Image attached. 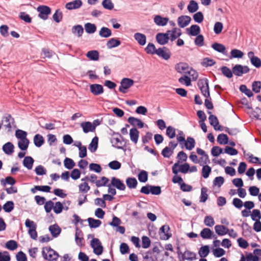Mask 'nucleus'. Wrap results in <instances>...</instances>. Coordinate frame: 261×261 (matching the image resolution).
<instances>
[{"instance_id": "nucleus-1", "label": "nucleus", "mask_w": 261, "mask_h": 261, "mask_svg": "<svg viewBox=\"0 0 261 261\" xmlns=\"http://www.w3.org/2000/svg\"><path fill=\"white\" fill-rule=\"evenodd\" d=\"M42 254L44 259L49 261H56L59 256L58 252L51 248H43Z\"/></svg>"}, {"instance_id": "nucleus-2", "label": "nucleus", "mask_w": 261, "mask_h": 261, "mask_svg": "<svg viewBox=\"0 0 261 261\" xmlns=\"http://www.w3.org/2000/svg\"><path fill=\"white\" fill-rule=\"evenodd\" d=\"M197 85L202 95L207 98L209 97L210 91L208 80L206 78L200 79L198 82Z\"/></svg>"}, {"instance_id": "nucleus-3", "label": "nucleus", "mask_w": 261, "mask_h": 261, "mask_svg": "<svg viewBox=\"0 0 261 261\" xmlns=\"http://www.w3.org/2000/svg\"><path fill=\"white\" fill-rule=\"evenodd\" d=\"M134 84V81L129 78H123L120 82L119 91L122 93H126L127 90Z\"/></svg>"}, {"instance_id": "nucleus-4", "label": "nucleus", "mask_w": 261, "mask_h": 261, "mask_svg": "<svg viewBox=\"0 0 261 261\" xmlns=\"http://www.w3.org/2000/svg\"><path fill=\"white\" fill-rule=\"evenodd\" d=\"M90 245L93 249L94 253L98 255L102 254L103 247L99 240L97 238H93L90 242Z\"/></svg>"}, {"instance_id": "nucleus-5", "label": "nucleus", "mask_w": 261, "mask_h": 261, "mask_svg": "<svg viewBox=\"0 0 261 261\" xmlns=\"http://www.w3.org/2000/svg\"><path fill=\"white\" fill-rule=\"evenodd\" d=\"M14 119L10 115L7 114L3 117L1 124V126H3L8 132L10 131L12 125L14 124Z\"/></svg>"}, {"instance_id": "nucleus-6", "label": "nucleus", "mask_w": 261, "mask_h": 261, "mask_svg": "<svg viewBox=\"0 0 261 261\" xmlns=\"http://www.w3.org/2000/svg\"><path fill=\"white\" fill-rule=\"evenodd\" d=\"M249 68L247 66H242L241 65H236L232 68L233 73L237 76H241L244 73L248 72Z\"/></svg>"}, {"instance_id": "nucleus-7", "label": "nucleus", "mask_w": 261, "mask_h": 261, "mask_svg": "<svg viewBox=\"0 0 261 261\" xmlns=\"http://www.w3.org/2000/svg\"><path fill=\"white\" fill-rule=\"evenodd\" d=\"M170 227L168 225L162 226L159 231L160 239L163 240H167L171 237V233L169 232Z\"/></svg>"}, {"instance_id": "nucleus-8", "label": "nucleus", "mask_w": 261, "mask_h": 261, "mask_svg": "<svg viewBox=\"0 0 261 261\" xmlns=\"http://www.w3.org/2000/svg\"><path fill=\"white\" fill-rule=\"evenodd\" d=\"M170 33V31H168L166 33H158L156 35L157 42L161 45L167 44L170 39L169 37Z\"/></svg>"}, {"instance_id": "nucleus-9", "label": "nucleus", "mask_w": 261, "mask_h": 261, "mask_svg": "<svg viewBox=\"0 0 261 261\" xmlns=\"http://www.w3.org/2000/svg\"><path fill=\"white\" fill-rule=\"evenodd\" d=\"M37 11L39 12V17L43 20L48 18V15L50 13V9L45 6H40L37 8Z\"/></svg>"}, {"instance_id": "nucleus-10", "label": "nucleus", "mask_w": 261, "mask_h": 261, "mask_svg": "<svg viewBox=\"0 0 261 261\" xmlns=\"http://www.w3.org/2000/svg\"><path fill=\"white\" fill-rule=\"evenodd\" d=\"M156 55L166 60H168L171 56L169 49L166 47H160L157 49Z\"/></svg>"}, {"instance_id": "nucleus-11", "label": "nucleus", "mask_w": 261, "mask_h": 261, "mask_svg": "<svg viewBox=\"0 0 261 261\" xmlns=\"http://www.w3.org/2000/svg\"><path fill=\"white\" fill-rule=\"evenodd\" d=\"M191 18L187 15H182L177 19V23L180 28H184L187 26L191 22Z\"/></svg>"}, {"instance_id": "nucleus-12", "label": "nucleus", "mask_w": 261, "mask_h": 261, "mask_svg": "<svg viewBox=\"0 0 261 261\" xmlns=\"http://www.w3.org/2000/svg\"><path fill=\"white\" fill-rule=\"evenodd\" d=\"M178 253L182 255V260L193 261L196 259V254L189 250H186L183 253L181 252L178 251Z\"/></svg>"}, {"instance_id": "nucleus-13", "label": "nucleus", "mask_w": 261, "mask_h": 261, "mask_svg": "<svg viewBox=\"0 0 261 261\" xmlns=\"http://www.w3.org/2000/svg\"><path fill=\"white\" fill-rule=\"evenodd\" d=\"M90 92L94 95H99L103 93V87L99 84H94L90 86Z\"/></svg>"}, {"instance_id": "nucleus-14", "label": "nucleus", "mask_w": 261, "mask_h": 261, "mask_svg": "<svg viewBox=\"0 0 261 261\" xmlns=\"http://www.w3.org/2000/svg\"><path fill=\"white\" fill-rule=\"evenodd\" d=\"M111 185L121 191L125 190L126 187L124 184L119 179L113 177L111 179Z\"/></svg>"}, {"instance_id": "nucleus-15", "label": "nucleus", "mask_w": 261, "mask_h": 261, "mask_svg": "<svg viewBox=\"0 0 261 261\" xmlns=\"http://www.w3.org/2000/svg\"><path fill=\"white\" fill-rule=\"evenodd\" d=\"M200 235L203 239H210L212 238H216L217 237L214 234L213 232L208 228H203L200 232Z\"/></svg>"}, {"instance_id": "nucleus-16", "label": "nucleus", "mask_w": 261, "mask_h": 261, "mask_svg": "<svg viewBox=\"0 0 261 261\" xmlns=\"http://www.w3.org/2000/svg\"><path fill=\"white\" fill-rule=\"evenodd\" d=\"M189 67L186 63H179L175 65V69L179 73L187 74Z\"/></svg>"}, {"instance_id": "nucleus-17", "label": "nucleus", "mask_w": 261, "mask_h": 261, "mask_svg": "<svg viewBox=\"0 0 261 261\" xmlns=\"http://www.w3.org/2000/svg\"><path fill=\"white\" fill-rule=\"evenodd\" d=\"M81 126L82 127L85 133L93 132L95 129L96 126L90 122H84L81 123Z\"/></svg>"}, {"instance_id": "nucleus-18", "label": "nucleus", "mask_w": 261, "mask_h": 261, "mask_svg": "<svg viewBox=\"0 0 261 261\" xmlns=\"http://www.w3.org/2000/svg\"><path fill=\"white\" fill-rule=\"evenodd\" d=\"M121 136L120 134H117V136L114 135L111 139V143L113 146L119 148H122V142L121 140Z\"/></svg>"}, {"instance_id": "nucleus-19", "label": "nucleus", "mask_w": 261, "mask_h": 261, "mask_svg": "<svg viewBox=\"0 0 261 261\" xmlns=\"http://www.w3.org/2000/svg\"><path fill=\"white\" fill-rule=\"evenodd\" d=\"M82 5L81 0H74L72 2L67 3L65 8L68 10L76 9L80 8Z\"/></svg>"}, {"instance_id": "nucleus-20", "label": "nucleus", "mask_w": 261, "mask_h": 261, "mask_svg": "<svg viewBox=\"0 0 261 261\" xmlns=\"http://www.w3.org/2000/svg\"><path fill=\"white\" fill-rule=\"evenodd\" d=\"M210 124L213 126L214 128L216 130H222L221 126L219 125V121L216 116L211 115L208 118Z\"/></svg>"}, {"instance_id": "nucleus-21", "label": "nucleus", "mask_w": 261, "mask_h": 261, "mask_svg": "<svg viewBox=\"0 0 261 261\" xmlns=\"http://www.w3.org/2000/svg\"><path fill=\"white\" fill-rule=\"evenodd\" d=\"M154 23L159 26H165L169 21L167 17H163L160 15H156L153 18Z\"/></svg>"}, {"instance_id": "nucleus-22", "label": "nucleus", "mask_w": 261, "mask_h": 261, "mask_svg": "<svg viewBox=\"0 0 261 261\" xmlns=\"http://www.w3.org/2000/svg\"><path fill=\"white\" fill-rule=\"evenodd\" d=\"M134 37L139 45L143 46L146 44V37L144 34L136 33L134 34Z\"/></svg>"}, {"instance_id": "nucleus-23", "label": "nucleus", "mask_w": 261, "mask_h": 261, "mask_svg": "<svg viewBox=\"0 0 261 261\" xmlns=\"http://www.w3.org/2000/svg\"><path fill=\"white\" fill-rule=\"evenodd\" d=\"M215 230L216 233L220 236H224L229 231V229L224 225H217L215 226Z\"/></svg>"}, {"instance_id": "nucleus-24", "label": "nucleus", "mask_w": 261, "mask_h": 261, "mask_svg": "<svg viewBox=\"0 0 261 261\" xmlns=\"http://www.w3.org/2000/svg\"><path fill=\"white\" fill-rule=\"evenodd\" d=\"M83 232L82 230H80L78 228L76 229L75 234V241L76 244L80 247H82L84 245L83 243Z\"/></svg>"}, {"instance_id": "nucleus-25", "label": "nucleus", "mask_w": 261, "mask_h": 261, "mask_svg": "<svg viewBox=\"0 0 261 261\" xmlns=\"http://www.w3.org/2000/svg\"><path fill=\"white\" fill-rule=\"evenodd\" d=\"M127 121L132 125L134 126H137L140 128L144 127V123L139 119L130 117L128 118Z\"/></svg>"}, {"instance_id": "nucleus-26", "label": "nucleus", "mask_w": 261, "mask_h": 261, "mask_svg": "<svg viewBox=\"0 0 261 261\" xmlns=\"http://www.w3.org/2000/svg\"><path fill=\"white\" fill-rule=\"evenodd\" d=\"M139 132L136 128H133L129 130L130 140L135 144L137 143L139 138Z\"/></svg>"}, {"instance_id": "nucleus-27", "label": "nucleus", "mask_w": 261, "mask_h": 261, "mask_svg": "<svg viewBox=\"0 0 261 261\" xmlns=\"http://www.w3.org/2000/svg\"><path fill=\"white\" fill-rule=\"evenodd\" d=\"M3 151L8 155L11 154L14 152V146L11 142H7L3 146Z\"/></svg>"}, {"instance_id": "nucleus-28", "label": "nucleus", "mask_w": 261, "mask_h": 261, "mask_svg": "<svg viewBox=\"0 0 261 261\" xmlns=\"http://www.w3.org/2000/svg\"><path fill=\"white\" fill-rule=\"evenodd\" d=\"M121 44V42L116 38H112L110 39L107 42V46L109 49L118 47Z\"/></svg>"}, {"instance_id": "nucleus-29", "label": "nucleus", "mask_w": 261, "mask_h": 261, "mask_svg": "<svg viewBox=\"0 0 261 261\" xmlns=\"http://www.w3.org/2000/svg\"><path fill=\"white\" fill-rule=\"evenodd\" d=\"M185 144V146L187 150H192L195 145V140L190 137H188L186 140L184 141Z\"/></svg>"}, {"instance_id": "nucleus-30", "label": "nucleus", "mask_w": 261, "mask_h": 261, "mask_svg": "<svg viewBox=\"0 0 261 261\" xmlns=\"http://www.w3.org/2000/svg\"><path fill=\"white\" fill-rule=\"evenodd\" d=\"M34 159L31 156H25L23 161V165L28 170H31L33 168Z\"/></svg>"}, {"instance_id": "nucleus-31", "label": "nucleus", "mask_w": 261, "mask_h": 261, "mask_svg": "<svg viewBox=\"0 0 261 261\" xmlns=\"http://www.w3.org/2000/svg\"><path fill=\"white\" fill-rule=\"evenodd\" d=\"M187 30H189V35L193 36L198 35L200 32V27L196 24L192 25L190 28L187 29Z\"/></svg>"}, {"instance_id": "nucleus-32", "label": "nucleus", "mask_w": 261, "mask_h": 261, "mask_svg": "<svg viewBox=\"0 0 261 261\" xmlns=\"http://www.w3.org/2000/svg\"><path fill=\"white\" fill-rule=\"evenodd\" d=\"M99 35L103 38H109L112 35L111 30L107 27H102L99 31Z\"/></svg>"}, {"instance_id": "nucleus-33", "label": "nucleus", "mask_w": 261, "mask_h": 261, "mask_svg": "<svg viewBox=\"0 0 261 261\" xmlns=\"http://www.w3.org/2000/svg\"><path fill=\"white\" fill-rule=\"evenodd\" d=\"M49 230L53 237H57L61 232L60 228L56 224L50 225Z\"/></svg>"}, {"instance_id": "nucleus-34", "label": "nucleus", "mask_w": 261, "mask_h": 261, "mask_svg": "<svg viewBox=\"0 0 261 261\" xmlns=\"http://www.w3.org/2000/svg\"><path fill=\"white\" fill-rule=\"evenodd\" d=\"M199 9L198 3L194 0H191L187 7V9L190 13H193L196 12Z\"/></svg>"}, {"instance_id": "nucleus-35", "label": "nucleus", "mask_w": 261, "mask_h": 261, "mask_svg": "<svg viewBox=\"0 0 261 261\" xmlns=\"http://www.w3.org/2000/svg\"><path fill=\"white\" fill-rule=\"evenodd\" d=\"M169 35L171 41H173L181 35V32L179 29L175 28L170 31Z\"/></svg>"}, {"instance_id": "nucleus-36", "label": "nucleus", "mask_w": 261, "mask_h": 261, "mask_svg": "<svg viewBox=\"0 0 261 261\" xmlns=\"http://www.w3.org/2000/svg\"><path fill=\"white\" fill-rule=\"evenodd\" d=\"M87 221L89 223V226L92 228H97L101 224V222L99 220L95 219L92 218H88Z\"/></svg>"}, {"instance_id": "nucleus-37", "label": "nucleus", "mask_w": 261, "mask_h": 261, "mask_svg": "<svg viewBox=\"0 0 261 261\" xmlns=\"http://www.w3.org/2000/svg\"><path fill=\"white\" fill-rule=\"evenodd\" d=\"M126 184L129 189H135L137 186L138 181L134 177H128L126 179Z\"/></svg>"}, {"instance_id": "nucleus-38", "label": "nucleus", "mask_w": 261, "mask_h": 261, "mask_svg": "<svg viewBox=\"0 0 261 261\" xmlns=\"http://www.w3.org/2000/svg\"><path fill=\"white\" fill-rule=\"evenodd\" d=\"M51 188L48 186H35L32 188L31 191L32 193H35L37 191H40L45 192H49Z\"/></svg>"}, {"instance_id": "nucleus-39", "label": "nucleus", "mask_w": 261, "mask_h": 261, "mask_svg": "<svg viewBox=\"0 0 261 261\" xmlns=\"http://www.w3.org/2000/svg\"><path fill=\"white\" fill-rule=\"evenodd\" d=\"M85 30L88 34H93L96 31V26L95 24L90 22L86 23L84 25Z\"/></svg>"}, {"instance_id": "nucleus-40", "label": "nucleus", "mask_w": 261, "mask_h": 261, "mask_svg": "<svg viewBox=\"0 0 261 261\" xmlns=\"http://www.w3.org/2000/svg\"><path fill=\"white\" fill-rule=\"evenodd\" d=\"M98 139L97 137H94L89 145V149L91 152H94L98 147Z\"/></svg>"}, {"instance_id": "nucleus-41", "label": "nucleus", "mask_w": 261, "mask_h": 261, "mask_svg": "<svg viewBox=\"0 0 261 261\" xmlns=\"http://www.w3.org/2000/svg\"><path fill=\"white\" fill-rule=\"evenodd\" d=\"M29 143L30 141L28 138L19 140L18 142V146L21 150H26L29 147Z\"/></svg>"}, {"instance_id": "nucleus-42", "label": "nucleus", "mask_w": 261, "mask_h": 261, "mask_svg": "<svg viewBox=\"0 0 261 261\" xmlns=\"http://www.w3.org/2000/svg\"><path fill=\"white\" fill-rule=\"evenodd\" d=\"M72 32L73 34L77 36L78 37L82 36L84 30L82 25H77L72 27Z\"/></svg>"}, {"instance_id": "nucleus-43", "label": "nucleus", "mask_w": 261, "mask_h": 261, "mask_svg": "<svg viewBox=\"0 0 261 261\" xmlns=\"http://www.w3.org/2000/svg\"><path fill=\"white\" fill-rule=\"evenodd\" d=\"M34 143L35 146L38 147L41 146L44 143L43 137L39 134L36 135L34 137Z\"/></svg>"}, {"instance_id": "nucleus-44", "label": "nucleus", "mask_w": 261, "mask_h": 261, "mask_svg": "<svg viewBox=\"0 0 261 261\" xmlns=\"http://www.w3.org/2000/svg\"><path fill=\"white\" fill-rule=\"evenodd\" d=\"M210 252L209 246L205 245L202 246L199 250L198 254L201 257H206Z\"/></svg>"}, {"instance_id": "nucleus-45", "label": "nucleus", "mask_w": 261, "mask_h": 261, "mask_svg": "<svg viewBox=\"0 0 261 261\" xmlns=\"http://www.w3.org/2000/svg\"><path fill=\"white\" fill-rule=\"evenodd\" d=\"M5 247L11 251L15 250L18 247L17 243L14 240H10L6 242Z\"/></svg>"}, {"instance_id": "nucleus-46", "label": "nucleus", "mask_w": 261, "mask_h": 261, "mask_svg": "<svg viewBox=\"0 0 261 261\" xmlns=\"http://www.w3.org/2000/svg\"><path fill=\"white\" fill-rule=\"evenodd\" d=\"M86 56L91 60L97 61L99 59V53L97 50H91L87 53Z\"/></svg>"}, {"instance_id": "nucleus-47", "label": "nucleus", "mask_w": 261, "mask_h": 261, "mask_svg": "<svg viewBox=\"0 0 261 261\" xmlns=\"http://www.w3.org/2000/svg\"><path fill=\"white\" fill-rule=\"evenodd\" d=\"M230 59L232 58H241L243 57L244 54L243 53L237 49H232L230 52Z\"/></svg>"}, {"instance_id": "nucleus-48", "label": "nucleus", "mask_w": 261, "mask_h": 261, "mask_svg": "<svg viewBox=\"0 0 261 261\" xmlns=\"http://www.w3.org/2000/svg\"><path fill=\"white\" fill-rule=\"evenodd\" d=\"M16 180L15 179L11 176L7 177L5 179H2L1 180V183L4 187H5L6 184L13 186Z\"/></svg>"}, {"instance_id": "nucleus-49", "label": "nucleus", "mask_w": 261, "mask_h": 261, "mask_svg": "<svg viewBox=\"0 0 261 261\" xmlns=\"http://www.w3.org/2000/svg\"><path fill=\"white\" fill-rule=\"evenodd\" d=\"M145 51L148 54H156L157 49H156L155 45L152 43H149L145 48Z\"/></svg>"}, {"instance_id": "nucleus-50", "label": "nucleus", "mask_w": 261, "mask_h": 261, "mask_svg": "<svg viewBox=\"0 0 261 261\" xmlns=\"http://www.w3.org/2000/svg\"><path fill=\"white\" fill-rule=\"evenodd\" d=\"M64 165L66 169H71L75 166V164L71 159L66 158L64 161Z\"/></svg>"}, {"instance_id": "nucleus-51", "label": "nucleus", "mask_w": 261, "mask_h": 261, "mask_svg": "<svg viewBox=\"0 0 261 261\" xmlns=\"http://www.w3.org/2000/svg\"><path fill=\"white\" fill-rule=\"evenodd\" d=\"M212 47L216 51L223 54L224 53L226 49L224 45L218 43H215L213 44Z\"/></svg>"}, {"instance_id": "nucleus-52", "label": "nucleus", "mask_w": 261, "mask_h": 261, "mask_svg": "<svg viewBox=\"0 0 261 261\" xmlns=\"http://www.w3.org/2000/svg\"><path fill=\"white\" fill-rule=\"evenodd\" d=\"M207 189L206 187H202L201 189V194L200 196V202H205L208 198L207 194Z\"/></svg>"}, {"instance_id": "nucleus-53", "label": "nucleus", "mask_w": 261, "mask_h": 261, "mask_svg": "<svg viewBox=\"0 0 261 261\" xmlns=\"http://www.w3.org/2000/svg\"><path fill=\"white\" fill-rule=\"evenodd\" d=\"M228 137L226 135L224 134H221L218 135L217 137V142L220 144H226L228 143Z\"/></svg>"}, {"instance_id": "nucleus-54", "label": "nucleus", "mask_w": 261, "mask_h": 261, "mask_svg": "<svg viewBox=\"0 0 261 261\" xmlns=\"http://www.w3.org/2000/svg\"><path fill=\"white\" fill-rule=\"evenodd\" d=\"M14 203L12 201H8L3 205L4 210L7 213L11 212L14 209Z\"/></svg>"}, {"instance_id": "nucleus-55", "label": "nucleus", "mask_w": 261, "mask_h": 261, "mask_svg": "<svg viewBox=\"0 0 261 261\" xmlns=\"http://www.w3.org/2000/svg\"><path fill=\"white\" fill-rule=\"evenodd\" d=\"M27 133L25 131L17 129L15 132V137L19 140L27 139Z\"/></svg>"}, {"instance_id": "nucleus-56", "label": "nucleus", "mask_w": 261, "mask_h": 261, "mask_svg": "<svg viewBox=\"0 0 261 261\" xmlns=\"http://www.w3.org/2000/svg\"><path fill=\"white\" fill-rule=\"evenodd\" d=\"M173 153V149H171L169 147L167 146L162 150L161 153L164 158H169L172 155Z\"/></svg>"}, {"instance_id": "nucleus-57", "label": "nucleus", "mask_w": 261, "mask_h": 261, "mask_svg": "<svg viewBox=\"0 0 261 261\" xmlns=\"http://www.w3.org/2000/svg\"><path fill=\"white\" fill-rule=\"evenodd\" d=\"M178 82L181 84L186 85L187 86H189L191 85V78L187 75H184L180 77L178 79Z\"/></svg>"}, {"instance_id": "nucleus-58", "label": "nucleus", "mask_w": 261, "mask_h": 261, "mask_svg": "<svg viewBox=\"0 0 261 261\" xmlns=\"http://www.w3.org/2000/svg\"><path fill=\"white\" fill-rule=\"evenodd\" d=\"M211 168L206 165H203L202 169V175L204 178H207L211 172Z\"/></svg>"}, {"instance_id": "nucleus-59", "label": "nucleus", "mask_w": 261, "mask_h": 261, "mask_svg": "<svg viewBox=\"0 0 261 261\" xmlns=\"http://www.w3.org/2000/svg\"><path fill=\"white\" fill-rule=\"evenodd\" d=\"M175 128L171 126H169L166 129V135L170 139H173L175 137Z\"/></svg>"}, {"instance_id": "nucleus-60", "label": "nucleus", "mask_w": 261, "mask_h": 261, "mask_svg": "<svg viewBox=\"0 0 261 261\" xmlns=\"http://www.w3.org/2000/svg\"><path fill=\"white\" fill-rule=\"evenodd\" d=\"M138 179L140 182H145L148 179L147 172L144 170L140 171L138 174Z\"/></svg>"}, {"instance_id": "nucleus-61", "label": "nucleus", "mask_w": 261, "mask_h": 261, "mask_svg": "<svg viewBox=\"0 0 261 261\" xmlns=\"http://www.w3.org/2000/svg\"><path fill=\"white\" fill-rule=\"evenodd\" d=\"M109 181V179L108 178L103 176L101 177V179L97 180V181H96V186L97 187L107 186V184Z\"/></svg>"}, {"instance_id": "nucleus-62", "label": "nucleus", "mask_w": 261, "mask_h": 261, "mask_svg": "<svg viewBox=\"0 0 261 261\" xmlns=\"http://www.w3.org/2000/svg\"><path fill=\"white\" fill-rule=\"evenodd\" d=\"M103 7L107 10H111L114 8V4L111 0H103L102 2Z\"/></svg>"}, {"instance_id": "nucleus-63", "label": "nucleus", "mask_w": 261, "mask_h": 261, "mask_svg": "<svg viewBox=\"0 0 261 261\" xmlns=\"http://www.w3.org/2000/svg\"><path fill=\"white\" fill-rule=\"evenodd\" d=\"M110 168L113 170H118L121 168V163L117 161H113L110 162L108 164Z\"/></svg>"}, {"instance_id": "nucleus-64", "label": "nucleus", "mask_w": 261, "mask_h": 261, "mask_svg": "<svg viewBox=\"0 0 261 261\" xmlns=\"http://www.w3.org/2000/svg\"><path fill=\"white\" fill-rule=\"evenodd\" d=\"M223 28L222 23L220 22H216L214 27V32L216 34H219L221 33Z\"/></svg>"}]
</instances>
